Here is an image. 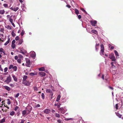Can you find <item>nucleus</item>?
I'll return each instance as SVG.
<instances>
[{
	"label": "nucleus",
	"mask_w": 123,
	"mask_h": 123,
	"mask_svg": "<svg viewBox=\"0 0 123 123\" xmlns=\"http://www.w3.org/2000/svg\"><path fill=\"white\" fill-rule=\"evenodd\" d=\"M100 54L101 55L103 56L105 58H106L107 56L108 55L106 54H105V55H104V46L103 44H101L100 45Z\"/></svg>",
	"instance_id": "obj_1"
},
{
	"label": "nucleus",
	"mask_w": 123,
	"mask_h": 123,
	"mask_svg": "<svg viewBox=\"0 0 123 123\" xmlns=\"http://www.w3.org/2000/svg\"><path fill=\"white\" fill-rule=\"evenodd\" d=\"M26 61V65L27 67H30L31 66L30 60L28 58H25Z\"/></svg>",
	"instance_id": "obj_2"
},
{
	"label": "nucleus",
	"mask_w": 123,
	"mask_h": 123,
	"mask_svg": "<svg viewBox=\"0 0 123 123\" xmlns=\"http://www.w3.org/2000/svg\"><path fill=\"white\" fill-rule=\"evenodd\" d=\"M58 112L60 113L64 114L66 111H65V110L63 107H61L58 109Z\"/></svg>",
	"instance_id": "obj_3"
},
{
	"label": "nucleus",
	"mask_w": 123,
	"mask_h": 123,
	"mask_svg": "<svg viewBox=\"0 0 123 123\" xmlns=\"http://www.w3.org/2000/svg\"><path fill=\"white\" fill-rule=\"evenodd\" d=\"M11 81V78L10 76H9L7 78L6 80L4 81L7 84H8Z\"/></svg>",
	"instance_id": "obj_4"
},
{
	"label": "nucleus",
	"mask_w": 123,
	"mask_h": 123,
	"mask_svg": "<svg viewBox=\"0 0 123 123\" xmlns=\"http://www.w3.org/2000/svg\"><path fill=\"white\" fill-rule=\"evenodd\" d=\"M109 58L111 59L112 61H115L116 60L115 56L113 54L110 55H109Z\"/></svg>",
	"instance_id": "obj_5"
},
{
	"label": "nucleus",
	"mask_w": 123,
	"mask_h": 123,
	"mask_svg": "<svg viewBox=\"0 0 123 123\" xmlns=\"http://www.w3.org/2000/svg\"><path fill=\"white\" fill-rule=\"evenodd\" d=\"M23 83L25 86H30L31 84V83L29 81H26V80L24 82H23Z\"/></svg>",
	"instance_id": "obj_6"
},
{
	"label": "nucleus",
	"mask_w": 123,
	"mask_h": 123,
	"mask_svg": "<svg viewBox=\"0 0 123 123\" xmlns=\"http://www.w3.org/2000/svg\"><path fill=\"white\" fill-rule=\"evenodd\" d=\"M27 52V51L25 49H24L23 48L21 49L20 51L19 52L20 53H22L23 55L25 54Z\"/></svg>",
	"instance_id": "obj_7"
},
{
	"label": "nucleus",
	"mask_w": 123,
	"mask_h": 123,
	"mask_svg": "<svg viewBox=\"0 0 123 123\" xmlns=\"http://www.w3.org/2000/svg\"><path fill=\"white\" fill-rule=\"evenodd\" d=\"M31 56L32 58L35 57L36 55L34 51H31Z\"/></svg>",
	"instance_id": "obj_8"
},
{
	"label": "nucleus",
	"mask_w": 123,
	"mask_h": 123,
	"mask_svg": "<svg viewBox=\"0 0 123 123\" xmlns=\"http://www.w3.org/2000/svg\"><path fill=\"white\" fill-rule=\"evenodd\" d=\"M44 113L46 114H48L50 112L51 110L50 109H46L44 111Z\"/></svg>",
	"instance_id": "obj_9"
},
{
	"label": "nucleus",
	"mask_w": 123,
	"mask_h": 123,
	"mask_svg": "<svg viewBox=\"0 0 123 123\" xmlns=\"http://www.w3.org/2000/svg\"><path fill=\"white\" fill-rule=\"evenodd\" d=\"M19 9L18 7L16 8H13L12 7H11L10 8V9L15 12H16Z\"/></svg>",
	"instance_id": "obj_10"
},
{
	"label": "nucleus",
	"mask_w": 123,
	"mask_h": 123,
	"mask_svg": "<svg viewBox=\"0 0 123 123\" xmlns=\"http://www.w3.org/2000/svg\"><path fill=\"white\" fill-rule=\"evenodd\" d=\"M91 23L92 25L93 26H95V25L97 23V22L96 20L92 21H91Z\"/></svg>",
	"instance_id": "obj_11"
},
{
	"label": "nucleus",
	"mask_w": 123,
	"mask_h": 123,
	"mask_svg": "<svg viewBox=\"0 0 123 123\" xmlns=\"http://www.w3.org/2000/svg\"><path fill=\"white\" fill-rule=\"evenodd\" d=\"M38 74L42 77H43L45 75V73L43 72H40Z\"/></svg>",
	"instance_id": "obj_12"
},
{
	"label": "nucleus",
	"mask_w": 123,
	"mask_h": 123,
	"mask_svg": "<svg viewBox=\"0 0 123 123\" xmlns=\"http://www.w3.org/2000/svg\"><path fill=\"white\" fill-rule=\"evenodd\" d=\"M46 92L48 93H51V95H53V93L52 92V91L49 89H47L46 90Z\"/></svg>",
	"instance_id": "obj_13"
},
{
	"label": "nucleus",
	"mask_w": 123,
	"mask_h": 123,
	"mask_svg": "<svg viewBox=\"0 0 123 123\" xmlns=\"http://www.w3.org/2000/svg\"><path fill=\"white\" fill-rule=\"evenodd\" d=\"M111 65L112 66V68H115V65H116V62L115 61H113V62H112L111 63Z\"/></svg>",
	"instance_id": "obj_14"
},
{
	"label": "nucleus",
	"mask_w": 123,
	"mask_h": 123,
	"mask_svg": "<svg viewBox=\"0 0 123 123\" xmlns=\"http://www.w3.org/2000/svg\"><path fill=\"white\" fill-rule=\"evenodd\" d=\"M27 111L26 110H24L22 112V114L23 116L25 117L27 114Z\"/></svg>",
	"instance_id": "obj_15"
},
{
	"label": "nucleus",
	"mask_w": 123,
	"mask_h": 123,
	"mask_svg": "<svg viewBox=\"0 0 123 123\" xmlns=\"http://www.w3.org/2000/svg\"><path fill=\"white\" fill-rule=\"evenodd\" d=\"M99 45V43H96V44L95 45V48L96 50L97 51L98 49V48Z\"/></svg>",
	"instance_id": "obj_16"
},
{
	"label": "nucleus",
	"mask_w": 123,
	"mask_h": 123,
	"mask_svg": "<svg viewBox=\"0 0 123 123\" xmlns=\"http://www.w3.org/2000/svg\"><path fill=\"white\" fill-rule=\"evenodd\" d=\"M27 78V76L26 75H24L23 77V79L22 80V82H24L26 80Z\"/></svg>",
	"instance_id": "obj_17"
},
{
	"label": "nucleus",
	"mask_w": 123,
	"mask_h": 123,
	"mask_svg": "<svg viewBox=\"0 0 123 123\" xmlns=\"http://www.w3.org/2000/svg\"><path fill=\"white\" fill-rule=\"evenodd\" d=\"M115 55L117 58H119V55L117 52L116 50H115L114 51Z\"/></svg>",
	"instance_id": "obj_18"
},
{
	"label": "nucleus",
	"mask_w": 123,
	"mask_h": 123,
	"mask_svg": "<svg viewBox=\"0 0 123 123\" xmlns=\"http://www.w3.org/2000/svg\"><path fill=\"white\" fill-rule=\"evenodd\" d=\"M10 39L9 38H8V39L7 41L4 44V45L5 46H6L10 42Z\"/></svg>",
	"instance_id": "obj_19"
},
{
	"label": "nucleus",
	"mask_w": 123,
	"mask_h": 123,
	"mask_svg": "<svg viewBox=\"0 0 123 123\" xmlns=\"http://www.w3.org/2000/svg\"><path fill=\"white\" fill-rule=\"evenodd\" d=\"M4 87L5 89H6V90L8 91H10V88L7 86H4Z\"/></svg>",
	"instance_id": "obj_20"
},
{
	"label": "nucleus",
	"mask_w": 123,
	"mask_h": 123,
	"mask_svg": "<svg viewBox=\"0 0 123 123\" xmlns=\"http://www.w3.org/2000/svg\"><path fill=\"white\" fill-rule=\"evenodd\" d=\"M12 76L14 80L16 81H17V79L15 75H14L13 74H12Z\"/></svg>",
	"instance_id": "obj_21"
},
{
	"label": "nucleus",
	"mask_w": 123,
	"mask_h": 123,
	"mask_svg": "<svg viewBox=\"0 0 123 123\" xmlns=\"http://www.w3.org/2000/svg\"><path fill=\"white\" fill-rule=\"evenodd\" d=\"M18 45H20L22 44L23 42V40L22 39H20L18 41Z\"/></svg>",
	"instance_id": "obj_22"
},
{
	"label": "nucleus",
	"mask_w": 123,
	"mask_h": 123,
	"mask_svg": "<svg viewBox=\"0 0 123 123\" xmlns=\"http://www.w3.org/2000/svg\"><path fill=\"white\" fill-rule=\"evenodd\" d=\"M6 118L4 117L3 119H1L0 121V123H3L5 122V121Z\"/></svg>",
	"instance_id": "obj_23"
},
{
	"label": "nucleus",
	"mask_w": 123,
	"mask_h": 123,
	"mask_svg": "<svg viewBox=\"0 0 123 123\" xmlns=\"http://www.w3.org/2000/svg\"><path fill=\"white\" fill-rule=\"evenodd\" d=\"M45 68L44 67H42L40 68L39 69V71H45Z\"/></svg>",
	"instance_id": "obj_24"
},
{
	"label": "nucleus",
	"mask_w": 123,
	"mask_h": 123,
	"mask_svg": "<svg viewBox=\"0 0 123 123\" xmlns=\"http://www.w3.org/2000/svg\"><path fill=\"white\" fill-rule=\"evenodd\" d=\"M60 98H61L60 95H58L57 97V99H56V101L57 102H59V100H60Z\"/></svg>",
	"instance_id": "obj_25"
},
{
	"label": "nucleus",
	"mask_w": 123,
	"mask_h": 123,
	"mask_svg": "<svg viewBox=\"0 0 123 123\" xmlns=\"http://www.w3.org/2000/svg\"><path fill=\"white\" fill-rule=\"evenodd\" d=\"M21 8L23 11H25L26 9V7L25 6L24 4L22 5L21 6Z\"/></svg>",
	"instance_id": "obj_26"
},
{
	"label": "nucleus",
	"mask_w": 123,
	"mask_h": 123,
	"mask_svg": "<svg viewBox=\"0 0 123 123\" xmlns=\"http://www.w3.org/2000/svg\"><path fill=\"white\" fill-rule=\"evenodd\" d=\"M5 12V11L4 9L0 10V14H3Z\"/></svg>",
	"instance_id": "obj_27"
},
{
	"label": "nucleus",
	"mask_w": 123,
	"mask_h": 123,
	"mask_svg": "<svg viewBox=\"0 0 123 123\" xmlns=\"http://www.w3.org/2000/svg\"><path fill=\"white\" fill-rule=\"evenodd\" d=\"M17 67L16 66H13L12 69L14 71H17Z\"/></svg>",
	"instance_id": "obj_28"
},
{
	"label": "nucleus",
	"mask_w": 123,
	"mask_h": 123,
	"mask_svg": "<svg viewBox=\"0 0 123 123\" xmlns=\"http://www.w3.org/2000/svg\"><path fill=\"white\" fill-rule=\"evenodd\" d=\"M108 78L109 77L108 75L107 74L106 76L105 77V80H106V82L107 83L109 82V81L108 80Z\"/></svg>",
	"instance_id": "obj_29"
},
{
	"label": "nucleus",
	"mask_w": 123,
	"mask_h": 123,
	"mask_svg": "<svg viewBox=\"0 0 123 123\" xmlns=\"http://www.w3.org/2000/svg\"><path fill=\"white\" fill-rule=\"evenodd\" d=\"M91 32L96 34H98L97 31L95 30H93L91 31Z\"/></svg>",
	"instance_id": "obj_30"
},
{
	"label": "nucleus",
	"mask_w": 123,
	"mask_h": 123,
	"mask_svg": "<svg viewBox=\"0 0 123 123\" xmlns=\"http://www.w3.org/2000/svg\"><path fill=\"white\" fill-rule=\"evenodd\" d=\"M15 113V112L13 111H12L10 113V115L11 116H13Z\"/></svg>",
	"instance_id": "obj_31"
},
{
	"label": "nucleus",
	"mask_w": 123,
	"mask_h": 123,
	"mask_svg": "<svg viewBox=\"0 0 123 123\" xmlns=\"http://www.w3.org/2000/svg\"><path fill=\"white\" fill-rule=\"evenodd\" d=\"M61 105V103H57V107L58 108H59L60 106Z\"/></svg>",
	"instance_id": "obj_32"
},
{
	"label": "nucleus",
	"mask_w": 123,
	"mask_h": 123,
	"mask_svg": "<svg viewBox=\"0 0 123 123\" xmlns=\"http://www.w3.org/2000/svg\"><path fill=\"white\" fill-rule=\"evenodd\" d=\"M75 12L76 14L77 15H78V14L79 13V11L76 9H75Z\"/></svg>",
	"instance_id": "obj_33"
},
{
	"label": "nucleus",
	"mask_w": 123,
	"mask_h": 123,
	"mask_svg": "<svg viewBox=\"0 0 123 123\" xmlns=\"http://www.w3.org/2000/svg\"><path fill=\"white\" fill-rule=\"evenodd\" d=\"M11 17H12V16H11V17H10V18H9V21L11 23L13 22V19L11 18Z\"/></svg>",
	"instance_id": "obj_34"
},
{
	"label": "nucleus",
	"mask_w": 123,
	"mask_h": 123,
	"mask_svg": "<svg viewBox=\"0 0 123 123\" xmlns=\"http://www.w3.org/2000/svg\"><path fill=\"white\" fill-rule=\"evenodd\" d=\"M12 35L13 37H14L16 35V34L13 31L12 32Z\"/></svg>",
	"instance_id": "obj_35"
},
{
	"label": "nucleus",
	"mask_w": 123,
	"mask_h": 123,
	"mask_svg": "<svg viewBox=\"0 0 123 123\" xmlns=\"http://www.w3.org/2000/svg\"><path fill=\"white\" fill-rule=\"evenodd\" d=\"M42 98L43 99H44L45 98V95L43 93H42L41 94Z\"/></svg>",
	"instance_id": "obj_36"
},
{
	"label": "nucleus",
	"mask_w": 123,
	"mask_h": 123,
	"mask_svg": "<svg viewBox=\"0 0 123 123\" xmlns=\"http://www.w3.org/2000/svg\"><path fill=\"white\" fill-rule=\"evenodd\" d=\"M55 116L58 118H59L60 117V115L58 113H56L55 114Z\"/></svg>",
	"instance_id": "obj_37"
},
{
	"label": "nucleus",
	"mask_w": 123,
	"mask_h": 123,
	"mask_svg": "<svg viewBox=\"0 0 123 123\" xmlns=\"http://www.w3.org/2000/svg\"><path fill=\"white\" fill-rule=\"evenodd\" d=\"M118 117L120 118H121L122 116V115H120L118 113H116Z\"/></svg>",
	"instance_id": "obj_38"
},
{
	"label": "nucleus",
	"mask_w": 123,
	"mask_h": 123,
	"mask_svg": "<svg viewBox=\"0 0 123 123\" xmlns=\"http://www.w3.org/2000/svg\"><path fill=\"white\" fill-rule=\"evenodd\" d=\"M7 104L9 105L11 104V102L10 100V99H7Z\"/></svg>",
	"instance_id": "obj_39"
},
{
	"label": "nucleus",
	"mask_w": 123,
	"mask_h": 123,
	"mask_svg": "<svg viewBox=\"0 0 123 123\" xmlns=\"http://www.w3.org/2000/svg\"><path fill=\"white\" fill-rule=\"evenodd\" d=\"M17 62L19 63L20 64L21 62V60L20 59H18L17 60Z\"/></svg>",
	"instance_id": "obj_40"
},
{
	"label": "nucleus",
	"mask_w": 123,
	"mask_h": 123,
	"mask_svg": "<svg viewBox=\"0 0 123 123\" xmlns=\"http://www.w3.org/2000/svg\"><path fill=\"white\" fill-rule=\"evenodd\" d=\"M3 6L6 8H7L8 7V4H4Z\"/></svg>",
	"instance_id": "obj_41"
},
{
	"label": "nucleus",
	"mask_w": 123,
	"mask_h": 123,
	"mask_svg": "<svg viewBox=\"0 0 123 123\" xmlns=\"http://www.w3.org/2000/svg\"><path fill=\"white\" fill-rule=\"evenodd\" d=\"M15 44H12L11 47L12 49H14L15 48Z\"/></svg>",
	"instance_id": "obj_42"
},
{
	"label": "nucleus",
	"mask_w": 123,
	"mask_h": 123,
	"mask_svg": "<svg viewBox=\"0 0 123 123\" xmlns=\"http://www.w3.org/2000/svg\"><path fill=\"white\" fill-rule=\"evenodd\" d=\"M25 31L24 30H22L21 33V36H23L25 34Z\"/></svg>",
	"instance_id": "obj_43"
},
{
	"label": "nucleus",
	"mask_w": 123,
	"mask_h": 123,
	"mask_svg": "<svg viewBox=\"0 0 123 123\" xmlns=\"http://www.w3.org/2000/svg\"><path fill=\"white\" fill-rule=\"evenodd\" d=\"M19 93H17L14 96L15 98H17L18 97L19 95Z\"/></svg>",
	"instance_id": "obj_44"
},
{
	"label": "nucleus",
	"mask_w": 123,
	"mask_h": 123,
	"mask_svg": "<svg viewBox=\"0 0 123 123\" xmlns=\"http://www.w3.org/2000/svg\"><path fill=\"white\" fill-rule=\"evenodd\" d=\"M13 66V65H10L9 68V69H10L12 68Z\"/></svg>",
	"instance_id": "obj_45"
},
{
	"label": "nucleus",
	"mask_w": 123,
	"mask_h": 123,
	"mask_svg": "<svg viewBox=\"0 0 123 123\" xmlns=\"http://www.w3.org/2000/svg\"><path fill=\"white\" fill-rule=\"evenodd\" d=\"M18 56L19 58L22 59L23 56L22 55L20 54L18 55Z\"/></svg>",
	"instance_id": "obj_46"
},
{
	"label": "nucleus",
	"mask_w": 123,
	"mask_h": 123,
	"mask_svg": "<svg viewBox=\"0 0 123 123\" xmlns=\"http://www.w3.org/2000/svg\"><path fill=\"white\" fill-rule=\"evenodd\" d=\"M57 122L58 123H62L60 119H58L57 120Z\"/></svg>",
	"instance_id": "obj_47"
},
{
	"label": "nucleus",
	"mask_w": 123,
	"mask_h": 123,
	"mask_svg": "<svg viewBox=\"0 0 123 123\" xmlns=\"http://www.w3.org/2000/svg\"><path fill=\"white\" fill-rule=\"evenodd\" d=\"M18 107L17 106H16L14 108V110L15 111H16L18 109Z\"/></svg>",
	"instance_id": "obj_48"
},
{
	"label": "nucleus",
	"mask_w": 123,
	"mask_h": 123,
	"mask_svg": "<svg viewBox=\"0 0 123 123\" xmlns=\"http://www.w3.org/2000/svg\"><path fill=\"white\" fill-rule=\"evenodd\" d=\"M35 74L33 73H31L30 74V75L31 76L34 75Z\"/></svg>",
	"instance_id": "obj_49"
},
{
	"label": "nucleus",
	"mask_w": 123,
	"mask_h": 123,
	"mask_svg": "<svg viewBox=\"0 0 123 123\" xmlns=\"http://www.w3.org/2000/svg\"><path fill=\"white\" fill-rule=\"evenodd\" d=\"M7 28V29H9L10 30H11L12 29L11 27L9 25H8Z\"/></svg>",
	"instance_id": "obj_50"
},
{
	"label": "nucleus",
	"mask_w": 123,
	"mask_h": 123,
	"mask_svg": "<svg viewBox=\"0 0 123 123\" xmlns=\"http://www.w3.org/2000/svg\"><path fill=\"white\" fill-rule=\"evenodd\" d=\"M8 70V68H7L6 67L4 69V72H6Z\"/></svg>",
	"instance_id": "obj_51"
},
{
	"label": "nucleus",
	"mask_w": 123,
	"mask_h": 123,
	"mask_svg": "<svg viewBox=\"0 0 123 123\" xmlns=\"http://www.w3.org/2000/svg\"><path fill=\"white\" fill-rule=\"evenodd\" d=\"M19 37L18 36H17L15 38V40L16 41H18V40Z\"/></svg>",
	"instance_id": "obj_52"
},
{
	"label": "nucleus",
	"mask_w": 123,
	"mask_h": 123,
	"mask_svg": "<svg viewBox=\"0 0 123 123\" xmlns=\"http://www.w3.org/2000/svg\"><path fill=\"white\" fill-rule=\"evenodd\" d=\"M73 119L72 118H66L65 120L67 121H68L69 120H72Z\"/></svg>",
	"instance_id": "obj_53"
},
{
	"label": "nucleus",
	"mask_w": 123,
	"mask_h": 123,
	"mask_svg": "<svg viewBox=\"0 0 123 123\" xmlns=\"http://www.w3.org/2000/svg\"><path fill=\"white\" fill-rule=\"evenodd\" d=\"M26 110L27 111H28V112L27 114H29L30 113V112H31V111H30L29 110Z\"/></svg>",
	"instance_id": "obj_54"
},
{
	"label": "nucleus",
	"mask_w": 123,
	"mask_h": 123,
	"mask_svg": "<svg viewBox=\"0 0 123 123\" xmlns=\"http://www.w3.org/2000/svg\"><path fill=\"white\" fill-rule=\"evenodd\" d=\"M15 41L14 40H13L12 41V44H15Z\"/></svg>",
	"instance_id": "obj_55"
},
{
	"label": "nucleus",
	"mask_w": 123,
	"mask_h": 123,
	"mask_svg": "<svg viewBox=\"0 0 123 123\" xmlns=\"http://www.w3.org/2000/svg\"><path fill=\"white\" fill-rule=\"evenodd\" d=\"M40 105L39 104H37L36 105V107H40Z\"/></svg>",
	"instance_id": "obj_56"
},
{
	"label": "nucleus",
	"mask_w": 123,
	"mask_h": 123,
	"mask_svg": "<svg viewBox=\"0 0 123 123\" xmlns=\"http://www.w3.org/2000/svg\"><path fill=\"white\" fill-rule=\"evenodd\" d=\"M3 49L2 48H0V52H3Z\"/></svg>",
	"instance_id": "obj_57"
},
{
	"label": "nucleus",
	"mask_w": 123,
	"mask_h": 123,
	"mask_svg": "<svg viewBox=\"0 0 123 123\" xmlns=\"http://www.w3.org/2000/svg\"><path fill=\"white\" fill-rule=\"evenodd\" d=\"M14 59L15 60H17L18 59V56H16L14 57Z\"/></svg>",
	"instance_id": "obj_58"
},
{
	"label": "nucleus",
	"mask_w": 123,
	"mask_h": 123,
	"mask_svg": "<svg viewBox=\"0 0 123 123\" xmlns=\"http://www.w3.org/2000/svg\"><path fill=\"white\" fill-rule=\"evenodd\" d=\"M115 106H116V108L117 109H118V104H116V105H115Z\"/></svg>",
	"instance_id": "obj_59"
},
{
	"label": "nucleus",
	"mask_w": 123,
	"mask_h": 123,
	"mask_svg": "<svg viewBox=\"0 0 123 123\" xmlns=\"http://www.w3.org/2000/svg\"><path fill=\"white\" fill-rule=\"evenodd\" d=\"M66 6L69 8H70L71 7V6L69 5H67Z\"/></svg>",
	"instance_id": "obj_60"
},
{
	"label": "nucleus",
	"mask_w": 123,
	"mask_h": 123,
	"mask_svg": "<svg viewBox=\"0 0 123 123\" xmlns=\"http://www.w3.org/2000/svg\"><path fill=\"white\" fill-rule=\"evenodd\" d=\"M113 74H115L116 73V71L115 70H113Z\"/></svg>",
	"instance_id": "obj_61"
},
{
	"label": "nucleus",
	"mask_w": 123,
	"mask_h": 123,
	"mask_svg": "<svg viewBox=\"0 0 123 123\" xmlns=\"http://www.w3.org/2000/svg\"><path fill=\"white\" fill-rule=\"evenodd\" d=\"M10 86L12 87H13L14 86V84H11L10 85Z\"/></svg>",
	"instance_id": "obj_62"
},
{
	"label": "nucleus",
	"mask_w": 123,
	"mask_h": 123,
	"mask_svg": "<svg viewBox=\"0 0 123 123\" xmlns=\"http://www.w3.org/2000/svg\"><path fill=\"white\" fill-rule=\"evenodd\" d=\"M12 24V25H13V26L14 27H15V25L12 22V23H11Z\"/></svg>",
	"instance_id": "obj_63"
},
{
	"label": "nucleus",
	"mask_w": 123,
	"mask_h": 123,
	"mask_svg": "<svg viewBox=\"0 0 123 123\" xmlns=\"http://www.w3.org/2000/svg\"><path fill=\"white\" fill-rule=\"evenodd\" d=\"M78 18L79 19H80L81 18V16L80 15H78Z\"/></svg>",
	"instance_id": "obj_64"
}]
</instances>
